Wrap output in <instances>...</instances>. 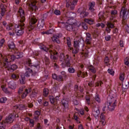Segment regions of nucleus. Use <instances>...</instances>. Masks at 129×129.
Listing matches in <instances>:
<instances>
[{
  "label": "nucleus",
  "instance_id": "f257e3e1",
  "mask_svg": "<svg viewBox=\"0 0 129 129\" xmlns=\"http://www.w3.org/2000/svg\"><path fill=\"white\" fill-rule=\"evenodd\" d=\"M18 16L20 18V21L18 24L15 26V30L14 32H15L17 36H22L24 34V26H25L24 22H25L26 18H25V12L21 8H19Z\"/></svg>",
  "mask_w": 129,
  "mask_h": 129
},
{
  "label": "nucleus",
  "instance_id": "f03ea898",
  "mask_svg": "<svg viewBox=\"0 0 129 129\" xmlns=\"http://www.w3.org/2000/svg\"><path fill=\"white\" fill-rule=\"evenodd\" d=\"M26 66L31 67L32 69L29 68H26V72L25 74V76L24 75H21V78L20 79V83L21 84H25L26 83V78L25 76H26V77H30V75H31V73H33V71L37 72V71H39V69H40V65L39 63L33 65L32 63H31V60L30 59L26 61Z\"/></svg>",
  "mask_w": 129,
  "mask_h": 129
},
{
  "label": "nucleus",
  "instance_id": "7ed1b4c3",
  "mask_svg": "<svg viewBox=\"0 0 129 129\" xmlns=\"http://www.w3.org/2000/svg\"><path fill=\"white\" fill-rule=\"evenodd\" d=\"M58 26L61 28L66 27L68 31H76V29L78 27L77 23L75 22V20L74 19H68L66 23L59 22Z\"/></svg>",
  "mask_w": 129,
  "mask_h": 129
},
{
  "label": "nucleus",
  "instance_id": "20e7f679",
  "mask_svg": "<svg viewBox=\"0 0 129 129\" xmlns=\"http://www.w3.org/2000/svg\"><path fill=\"white\" fill-rule=\"evenodd\" d=\"M1 58L0 61H3L4 62V65L5 68H7L8 70H16L17 68H18V67L16 64H13L11 65V62L12 59L11 58H9V56H3V54L2 53H0Z\"/></svg>",
  "mask_w": 129,
  "mask_h": 129
},
{
  "label": "nucleus",
  "instance_id": "39448f33",
  "mask_svg": "<svg viewBox=\"0 0 129 129\" xmlns=\"http://www.w3.org/2000/svg\"><path fill=\"white\" fill-rule=\"evenodd\" d=\"M74 48L69 49V51H72L73 54H77L79 52V48H83L84 47V40L81 38L78 41H75L74 43Z\"/></svg>",
  "mask_w": 129,
  "mask_h": 129
},
{
  "label": "nucleus",
  "instance_id": "423d86ee",
  "mask_svg": "<svg viewBox=\"0 0 129 129\" xmlns=\"http://www.w3.org/2000/svg\"><path fill=\"white\" fill-rule=\"evenodd\" d=\"M59 60L62 62L61 65L63 68L65 67H70V60H71V56L68 54L64 55V53H60L59 55Z\"/></svg>",
  "mask_w": 129,
  "mask_h": 129
},
{
  "label": "nucleus",
  "instance_id": "0eeeda50",
  "mask_svg": "<svg viewBox=\"0 0 129 129\" xmlns=\"http://www.w3.org/2000/svg\"><path fill=\"white\" fill-rule=\"evenodd\" d=\"M40 48L47 53H49L50 54V58L52 59V60H57V57L55 55H57V52L56 51H54L52 50V45H50L49 47H46L45 45L43 44H41L40 46Z\"/></svg>",
  "mask_w": 129,
  "mask_h": 129
},
{
  "label": "nucleus",
  "instance_id": "6e6552de",
  "mask_svg": "<svg viewBox=\"0 0 129 129\" xmlns=\"http://www.w3.org/2000/svg\"><path fill=\"white\" fill-rule=\"evenodd\" d=\"M115 99L112 98L111 99V101H109L107 103V107L106 106H105L102 108L103 111H105L106 109H108L110 111H112L115 107Z\"/></svg>",
  "mask_w": 129,
  "mask_h": 129
},
{
  "label": "nucleus",
  "instance_id": "1a4fd4ad",
  "mask_svg": "<svg viewBox=\"0 0 129 129\" xmlns=\"http://www.w3.org/2000/svg\"><path fill=\"white\" fill-rule=\"evenodd\" d=\"M120 17L123 21H126L129 18V10L124 7H122L120 13Z\"/></svg>",
  "mask_w": 129,
  "mask_h": 129
},
{
  "label": "nucleus",
  "instance_id": "9d476101",
  "mask_svg": "<svg viewBox=\"0 0 129 129\" xmlns=\"http://www.w3.org/2000/svg\"><path fill=\"white\" fill-rule=\"evenodd\" d=\"M13 52H14V55H6L5 57H8L9 59H11L12 60H15V58L16 59H19L20 58H22L23 57V52H19V50L17 49H14Z\"/></svg>",
  "mask_w": 129,
  "mask_h": 129
},
{
  "label": "nucleus",
  "instance_id": "9b49d317",
  "mask_svg": "<svg viewBox=\"0 0 129 129\" xmlns=\"http://www.w3.org/2000/svg\"><path fill=\"white\" fill-rule=\"evenodd\" d=\"M32 91V89L30 88H28V89H25V87L22 86L20 87L18 91V94H21V97L22 98H26V97L27 96V94H29L30 92Z\"/></svg>",
  "mask_w": 129,
  "mask_h": 129
},
{
  "label": "nucleus",
  "instance_id": "f8f14e48",
  "mask_svg": "<svg viewBox=\"0 0 129 129\" xmlns=\"http://www.w3.org/2000/svg\"><path fill=\"white\" fill-rule=\"evenodd\" d=\"M29 28L31 30H34L36 27H37V25H36V23H37V19H36V17L35 16H33V15H31L29 17Z\"/></svg>",
  "mask_w": 129,
  "mask_h": 129
},
{
  "label": "nucleus",
  "instance_id": "ddd939ff",
  "mask_svg": "<svg viewBox=\"0 0 129 129\" xmlns=\"http://www.w3.org/2000/svg\"><path fill=\"white\" fill-rule=\"evenodd\" d=\"M15 117H19V114L13 113V114L9 115V116L6 118L5 121V123H12V122L14 121Z\"/></svg>",
  "mask_w": 129,
  "mask_h": 129
},
{
  "label": "nucleus",
  "instance_id": "4468645a",
  "mask_svg": "<svg viewBox=\"0 0 129 129\" xmlns=\"http://www.w3.org/2000/svg\"><path fill=\"white\" fill-rule=\"evenodd\" d=\"M72 0H67V8H70L71 10H74L75 8V6L77 5V3H78V0H73V2Z\"/></svg>",
  "mask_w": 129,
  "mask_h": 129
},
{
  "label": "nucleus",
  "instance_id": "2eb2a0df",
  "mask_svg": "<svg viewBox=\"0 0 129 129\" xmlns=\"http://www.w3.org/2000/svg\"><path fill=\"white\" fill-rule=\"evenodd\" d=\"M29 8L32 12H36L38 10V7H37V1L35 0H31L30 4H29Z\"/></svg>",
  "mask_w": 129,
  "mask_h": 129
},
{
  "label": "nucleus",
  "instance_id": "dca6fc26",
  "mask_svg": "<svg viewBox=\"0 0 129 129\" xmlns=\"http://www.w3.org/2000/svg\"><path fill=\"white\" fill-rule=\"evenodd\" d=\"M110 22H116L115 18L117 16V11L115 10H112L110 12Z\"/></svg>",
  "mask_w": 129,
  "mask_h": 129
},
{
  "label": "nucleus",
  "instance_id": "f3484780",
  "mask_svg": "<svg viewBox=\"0 0 129 129\" xmlns=\"http://www.w3.org/2000/svg\"><path fill=\"white\" fill-rule=\"evenodd\" d=\"M61 37H62V34H57L53 36L52 40L54 43L60 44V38Z\"/></svg>",
  "mask_w": 129,
  "mask_h": 129
},
{
  "label": "nucleus",
  "instance_id": "a211bd4d",
  "mask_svg": "<svg viewBox=\"0 0 129 129\" xmlns=\"http://www.w3.org/2000/svg\"><path fill=\"white\" fill-rule=\"evenodd\" d=\"M13 108L15 109V113L17 114V111H18V110H23V109H27V107L23 104H21L14 106Z\"/></svg>",
  "mask_w": 129,
  "mask_h": 129
},
{
  "label": "nucleus",
  "instance_id": "6ab92c4d",
  "mask_svg": "<svg viewBox=\"0 0 129 129\" xmlns=\"http://www.w3.org/2000/svg\"><path fill=\"white\" fill-rule=\"evenodd\" d=\"M6 29L7 30V31H12V32H9V35L10 36H14V35H15V30H14V28H13V25H7L6 27Z\"/></svg>",
  "mask_w": 129,
  "mask_h": 129
},
{
  "label": "nucleus",
  "instance_id": "aec40b11",
  "mask_svg": "<svg viewBox=\"0 0 129 129\" xmlns=\"http://www.w3.org/2000/svg\"><path fill=\"white\" fill-rule=\"evenodd\" d=\"M100 123L102 124V125L104 126L106 124V121H105V115H104V113H102L100 115Z\"/></svg>",
  "mask_w": 129,
  "mask_h": 129
},
{
  "label": "nucleus",
  "instance_id": "412c9836",
  "mask_svg": "<svg viewBox=\"0 0 129 129\" xmlns=\"http://www.w3.org/2000/svg\"><path fill=\"white\" fill-rule=\"evenodd\" d=\"M61 105L64 107L66 109L68 108L69 106V102L68 101V99H63L60 102Z\"/></svg>",
  "mask_w": 129,
  "mask_h": 129
},
{
  "label": "nucleus",
  "instance_id": "4be33fe9",
  "mask_svg": "<svg viewBox=\"0 0 129 129\" xmlns=\"http://www.w3.org/2000/svg\"><path fill=\"white\" fill-rule=\"evenodd\" d=\"M59 97L56 96L55 98H54L53 96H50L49 97V100L50 102L51 103V104H54V103H57V101H59Z\"/></svg>",
  "mask_w": 129,
  "mask_h": 129
},
{
  "label": "nucleus",
  "instance_id": "5701e85b",
  "mask_svg": "<svg viewBox=\"0 0 129 129\" xmlns=\"http://www.w3.org/2000/svg\"><path fill=\"white\" fill-rule=\"evenodd\" d=\"M107 27L106 29V32H107V33H110V29H112L114 27L113 23H112L111 21L108 22L107 24Z\"/></svg>",
  "mask_w": 129,
  "mask_h": 129
},
{
  "label": "nucleus",
  "instance_id": "b1692460",
  "mask_svg": "<svg viewBox=\"0 0 129 129\" xmlns=\"http://www.w3.org/2000/svg\"><path fill=\"white\" fill-rule=\"evenodd\" d=\"M8 46L9 49L13 50V51H14V50H15V49H17L15 48L16 46L15 45V43H14V42H13V41L9 40L8 41Z\"/></svg>",
  "mask_w": 129,
  "mask_h": 129
},
{
  "label": "nucleus",
  "instance_id": "393cba45",
  "mask_svg": "<svg viewBox=\"0 0 129 129\" xmlns=\"http://www.w3.org/2000/svg\"><path fill=\"white\" fill-rule=\"evenodd\" d=\"M8 87L11 88V89H16L17 88V85L15 82L12 81L8 83Z\"/></svg>",
  "mask_w": 129,
  "mask_h": 129
},
{
  "label": "nucleus",
  "instance_id": "a878e982",
  "mask_svg": "<svg viewBox=\"0 0 129 129\" xmlns=\"http://www.w3.org/2000/svg\"><path fill=\"white\" fill-rule=\"evenodd\" d=\"M100 113V111H99V109L98 108H95L94 111H93V114L94 117H98Z\"/></svg>",
  "mask_w": 129,
  "mask_h": 129
},
{
  "label": "nucleus",
  "instance_id": "bb28decb",
  "mask_svg": "<svg viewBox=\"0 0 129 129\" xmlns=\"http://www.w3.org/2000/svg\"><path fill=\"white\" fill-rule=\"evenodd\" d=\"M77 76L78 77L84 78V77H86V76H87V73L86 72L82 73L81 71H79L77 73Z\"/></svg>",
  "mask_w": 129,
  "mask_h": 129
},
{
  "label": "nucleus",
  "instance_id": "cd10ccee",
  "mask_svg": "<svg viewBox=\"0 0 129 129\" xmlns=\"http://www.w3.org/2000/svg\"><path fill=\"white\" fill-rule=\"evenodd\" d=\"M85 111L88 112L89 111V109L87 106H85L84 108H82L80 109V113L81 115H84L85 114Z\"/></svg>",
  "mask_w": 129,
  "mask_h": 129
},
{
  "label": "nucleus",
  "instance_id": "c85d7f7f",
  "mask_svg": "<svg viewBox=\"0 0 129 129\" xmlns=\"http://www.w3.org/2000/svg\"><path fill=\"white\" fill-rule=\"evenodd\" d=\"M1 16L4 17L5 16V14H6V9L7 6L6 5L2 4L1 6Z\"/></svg>",
  "mask_w": 129,
  "mask_h": 129
},
{
  "label": "nucleus",
  "instance_id": "c756f323",
  "mask_svg": "<svg viewBox=\"0 0 129 129\" xmlns=\"http://www.w3.org/2000/svg\"><path fill=\"white\" fill-rule=\"evenodd\" d=\"M91 120V118H90V117L88 116L86 120V124H85V125L87 128L91 126V124L90 123Z\"/></svg>",
  "mask_w": 129,
  "mask_h": 129
},
{
  "label": "nucleus",
  "instance_id": "7c9ffc66",
  "mask_svg": "<svg viewBox=\"0 0 129 129\" xmlns=\"http://www.w3.org/2000/svg\"><path fill=\"white\" fill-rule=\"evenodd\" d=\"M67 15H68V18H71L70 20H73L76 17V14L73 12L68 13Z\"/></svg>",
  "mask_w": 129,
  "mask_h": 129
},
{
  "label": "nucleus",
  "instance_id": "2f4dec72",
  "mask_svg": "<svg viewBox=\"0 0 129 129\" xmlns=\"http://www.w3.org/2000/svg\"><path fill=\"white\" fill-rule=\"evenodd\" d=\"M1 88L2 89L4 92L6 93V94H10V91L8 90V88L6 86V85H3L1 86Z\"/></svg>",
  "mask_w": 129,
  "mask_h": 129
},
{
  "label": "nucleus",
  "instance_id": "473e14b6",
  "mask_svg": "<svg viewBox=\"0 0 129 129\" xmlns=\"http://www.w3.org/2000/svg\"><path fill=\"white\" fill-rule=\"evenodd\" d=\"M67 43L69 47L68 50H69V49L70 50H72L73 48L72 47H71V41L70 40V38L69 37L67 38Z\"/></svg>",
  "mask_w": 129,
  "mask_h": 129
},
{
  "label": "nucleus",
  "instance_id": "72a5a7b5",
  "mask_svg": "<svg viewBox=\"0 0 129 129\" xmlns=\"http://www.w3.org/2000/svg\"><path fill=\"white\" fill-rule=\"evenodd\" d=\"M94 6H95V2H91L90 3L89 10L91 12H94Z\"/></svg>",
  "mask_w": 129,
  "mask_h": 129
},
{
  "label": "nucleus",
  "instance_id": "f704fd0d",
  "mask_svg": "<svg viewBox=\"0 0 129 129\" xmlns=\"http://www.w3.org/2000/svg\"><path fill=\"white\" fill-rule=\"evenodd\" d=\"M44 26H45V21L44 20V19H42L41 20V22L37 24V27L41 29V28H43Z\"/></svg>",
  "mask_w": 129,
  "mask_h": 129
},
{
  "label": "nucleus",
  "instance_id": "c9c22d12",
  "mask_svg": "<svg viewBox=\"0 0 129 129\" xmlns=\"http://www.w3.org/2000/svg\"><path fill=\"white\" fill-rule=\"evenodd\" d=\"M85 23H87L89 25H92L93 23H94V20L91 19H85Z\"/></svg>",
  "mask_w": 129,
  "mask_h": 129
},
{
  "label": "nucleus",
  "instance_id": "e433bc0d",
  "mask_svg": "<svg viewBox=\"0 0 129 129\" xmlns=\"http://www.w3.org/2000/svg\"><path fill=\"white\" fill-rule=\"evenodd\" d=\"M88 69L90 71H91V72H92V73H95L96 72V70L93 67V66H89L88 67Z\"/></svg>",
  "mask_w": 129,
  "mask_h": 129
},
{
  "label": "nucleus",
  "instance_id": "4c0bfd02",
  "mask_svg": "<svg viewBox=\"0 0 129 129\" xmlns=\"http://www.w3.org/2000/svg\"><path fill=\"white\" fill-rule=\"evenodd\" d=\"M88 16V12H86L85 11H82L80 13L81 18H85V17H87Z\"/></svg>",
  "mask_w": 129,
  "mask_h": 129
},
{
  "label": "nucleus",
  "instance_id": "58836bf2",
  "mask_svg": "<svg viewBox=\"0 0 129 129\" xmlns=\"http://www.w3.org/2000/svg\"><path fill=\"white\" fill-rule=\"evenodd\" d=\"M12 79H14V80H17V79H19V78H20V76H19V74H13L12 75Z\"/></svg>",
  "mask_w": 129,
  "mask_h": 129
},
{
  "label": "nucleus",
  "instance_id": "ea45409f",
  "mask_svg": "<svg viewBox=\"0 0 129 129\" xmlns=\"http://www.w3.org/2000/svg\"><path fill=\"white\" fill-rule=\"evenodd\" d=\"M73 119H75V120L77 122V123H81V122H80V119L76 115H74Z\"/></svg>",
  "mask_w": 129,
  "mask_h": 129
},
{
  "label": "nucleus",
  "instance_id": "a19ab883",
  "mask_svg": "<svg viewBox=\"0 0 129 129\" xmlns=\"http://www.w3.org/2000/svg\"><path fill=\"white\" fill-rule=\"evenodd\" d=\"M53 33V30L52 29H50L48 31H43L42 32V34H43V35L46 34V35H50L51 34Z\"/></svg>",
  "mask_w": 129,
  "mask_h": 129
},
{
  "label": "nucleus",
  "instance_id": "79ce46f5",
  "mask_svg": "<svg viewBox=\"0 0 129 129\" xmlns=\"http://www.w3.org/2000/svg\"><path fill=\"white\" fill-rule=\"evenodd\" d=\"M95 100L98 102V103H100L101 102V100L100 99V98L99 97V95H96L95 96Z\"/></svg>",
  "mask_w": 129,
  "mask_h": 129
},
{
  "label": "nucleus",
  "instance_id": "37998d69",
  "mask_svg": "<svg viewBox=\"0 0 129 129\" xmlns=\"http://www.w3.org/2000/svg\"><path fill=\"white\" fill-rule=\"evenodd\" d=\"M48 94H49V89H44L43 90V95L44 96L47 97L48 96Z\"/></svg>",
  "mask_w": 129,
  "mask_h": 129
},
{
  "label": "nucleus",
  "instance_id": "c03bdc74",
  "mask_svg": "<svg viewBox=\"0 0 129 129\" xmlns=\"http://www.w3.org/2000/svg\"><path fill=\"white\" fill-rule=\"evenodd\" d=\"M8 100L7 97H3L0 99V102L1 103H6V102Z\"/></svg>",
  "mask_w": 129,
  "mask_h": 129
},
{
  "label": "nucleus",
  "instance_id": "a18cd8bd",
  "mask_svg": "<svg viewBox=\"0 0 129 129\" xmlns=\"http://www.w3.org/2000/svg\"><path fill=\"white\" fill-rule=\"evenodd\" d=\"M40 111H36L35 112V117H34V118H35V119H36V120H37V119H38V116H39V115H40Z\"/></svg>",
  "mask_w": 129,
  "mask_h": 129
},
{
  "label": "nucleus",
  "instance_id": "49530a36",
  "mask_svg": "<svg viewBox=\"0 0 129 129\" xmlns=\"http://www.w3.org/2000/svg\"><path fill=\"white\" fill-rule=\"evenodd\" d=\"M82 27L84 30H87L88 29V27L87 26V24L85 22H83L82 23Z\"/></svg>",
  "mask_w": 129,
  "mask_h": 129
},
{
  "label": "nucleus",
  "instance_id": "de8ad7c7",
  "mask_svg": "<svg viewBox=\"0 0 129 129\" xmlns=\"http://www.w3.org/2000/svg\"><path fill=\"white\" fill-rule=\"evenodd\" d=\"M6 128V123L5 122H0V129H5Z\"/></svg>",
  "mask_w": 129,
  "mask_h": 129
},
{
  "label": "nucleus",
  "instance_id": "09e8293b",
  "mask_svg": "<svg viewBox=\"0 0 129 129\" xmlns=\"http://www.w3.org/2000/svg\"><path fill=\"white\" fill-rule=\"evenodd\" d=\"M68 71L69 73H75L76 70L74 68L71 67L68 69Z\"/></svg>",
  "mask_w": 129,
  "mask_h": 129
},
{
  "label": "nucleus",
  "instance_id": "8fccbe9b",
  "mask_svg": "<svg viewBox=\"0 0 129 129\" xmlns=\"http://www.w3.org/2000/svg\"><path fill=\"white\" fill-rule=\"evenodd\" d=\"M86 103H87L88 105L90 104V98L89 96H86Z\"/></svg>",
  "mask_w": 129,
  "mask_h": 129
},
{
  "label": "nucleus",
  "instance_id": "3c124183",
  "mask_svg": "<svg viewBox=\"0 0 129 129\" xmlns=\"http://www.w3.org/2000/svg\"><path fill=\"white\" fill-rule=\"evenodd\" d=\"M36 96H37V91L35 90L32 91L31 97H36Z\"/></svg>",
  "mask_w": 129,
  "mask_h": 129
},
{
  "label": "nucleus",
  "instance_id": "603ef678",
  "mask_svg": "<svg viewBox=\"0 0 129 129\" xmlns=\"http://www.w3.org/2000/svg\"><path fill=\"white\" fill-rule=\"evenodd\" d=\"M57 81H63V76H57V77L56 78Z\"/></svg>",
  "mask_w": 129,
  "mask_h": 129
},
{
  "label": "nucleus",
  "instance_id": "864d4df0",
  "mask_svg": "<svg viewBox=\"0 0 129 129\" xmlns=\"http://www.w3.org/2000/svg\"><path fill=\"white\" fill-rule=\"evenodd\" d=\"M104 14L103 13V12H100L99 14V20H102V19H103V17H104Z\"/></svg>",
  "mask_w": 129,
  "mask_h": 129
},
{
  "label": "nucleus",
  "instance_id": "5fc2aeb1",
  "mask_svg": "<svg viewBox=\"0 0 129 129\" xmlns=\"http://www.w3.org/2000/svg\"><path fill=\"white\" fill-rule=\"evenodd\" d=\"M119 79L121 81L124 80V74H121L120 75Z\"/></svg>",
  "mask_w": 129,
  "mask_h": 129
},
{
  "label": "nucleus",
  "instance_id": "6e6d98bb",
  "mask_svg": "<svg viewBox=\"0 0 129 129\" xmlns=\"http://www.w3.org/2000/svg\"><path fill=\"white\" fill-rule=\"evenodd\" d=\"M108 73H109V74H110L112 76H113V75H114V71H113V70L108 69Z\"/></svg>",
  "mask_w": 129,
  "mask_h": 129
},
{
  "label": "nucleus",
  "instance_id": "4d7b16f0",
  "mask_svg": "<svg viewBox=\"0 0 129 129\" xmlns=\"http://www.w3.org/2000/svg\"><path fill=\"white\" fill-rule=\"evenodd\" d=\"M12 129H23V127H20L18 125H15L12 128Z\"/></svg>",
  "mask_w": 129,
  "mask_h": 129
},
{
  "label": "nucleus",
  "instance_id": "13d9d810",
  "mask_svg": "<svg viewBox=\"0 0 129 129\" xmlns=\"http://www.w3.org/2000/svg\"><path fill=\"white\" fill-rule=\"evenodd\" d=\"M86 42L87 43V44H90V43H91V37L86 38Z\"/></svg>",
  "mask_w": 129,
  "mask_h": 129
},
{
  "label": "nucleus",
  "instance_id": "bf43d9fd",
  "mask_svg": "<svg viewBox=\"0 0 129 129\" xmlns=\"http://www.w3.org/2000/svg\"><path fill=\"white\" fill-rule=\"evenodd\" d=\"M129 58L128 57H126L124 60V63L127 66H129V62H128Z\"/></svg>",
  "mask_w": 129,
  "mask_h": 129
},
{
  "label": "nucleus",
  "instance_id": "052dcab7",
  "mask_svg": "<svg viewBox=\"0 0 129 129\" xmlns=\"http://www.w3.org/2000/svg\"><path fill=\"white\" fill-rule=\"evenodd\" d=\"M82 55H83V56H85V57H87L88 55V51H84L83 52H81Z\"/></svg>",
  "mask_w": 129,
  "mask_h": 129
},
{
  "label": "nucleus",
  "instance_id": "680f3d73",
  "mask_svg": "<svg viewBox=\"0 0 129 129\" xmlns=\"http://www.w3.org/2000/svg\"><path fill=\"white\" fill-rule=\"evenodd\" d=\"M5 43V39H2L0 41V48H2Z\"/></svg>",
  "mask_w": 129,
  "mask_h": 129
},
{
  "label": "nucleus",
  "instance_id": "e2e57ef3",
  "mask_svg": "<svg viewBox=\"0 0 129 129\" xmlns=\"http://www.w3.org/2000/svg\"><path fill=\"white\" fill-rule=\"evenodd\" d=\"M54 14L56 16H60V15L61 14V12L59 10H55L54 11Z\"/></svg>",
  "mask_w": 129,
  "mask_h": 129
},
{
  "label": "nucleus",
  "instance_id": "0e129e2a",
  "mask_svg": "<svg viewBox=\"0 0 129 129\" xmlns=\"http://www.w3.org/2000/svg\"><path fill=\"white\" fill-rule=\"evenodd\" d=\"M111 39V36L110 35H107L105 37V41H109Z\"/></svg>",
  "mask_w": 129,
  "mask_h": 129
},
{
  "label": "nucleus",
  "instance_id": "69168bd1",
  "mask_svg": "<svg viewBox=\"0 0 129 129\" xmlns=\"http://www.w3.org/2000/svg\"><path fill=\"white\" fill-rule=\"evenodd\" d=\"M104 24L103 23H98L96 25L97 27H101V28H104Z\"/></svg>",
  "mask_w": 129,
  "mask_h": 129
},
{
  "label": "nucleus",
  "instance_id": "338daca9",
  "mask_svg": "<svg viewBox=\"0 0 129 129\" xmlns=\"http://www.w3.org/2000/svg\"><path fill=\"white\" fill-rule=\"evenodd\" d=\"M29 122H30V126H34V120L30 119L29 120Z\"/></svg>",
  "mask_w": 129,
  "mask_h": 129
},
{
  "label": "nucleus",
  "instance_id": "774afa93",
  "mask_svg": "<svg viewBox=\"0 0 129 129\" xmlns=\"http://www.w3.org/2000/svg\"><path fill=\"white\" fill-rule=\"evenodd\" d=\"M44 124H45V126H49V124H48V119H45L44 120Z\"/></svg>",
  "mask_w": 129,
  "mask_h": 129
}]
</instances>
